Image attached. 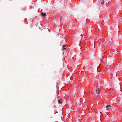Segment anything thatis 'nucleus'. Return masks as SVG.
<instances>
[{"mask_svg":"<svg viewBox=\"0 0 122 122\" xmlns=\"http://www.w3.org/2000/svg\"><path fill=\"white\" fill-rule=\"evenodd\" d=\"M108 42L107 41V40H105L103 42V44L105 45H108Z\"/></svg>","mask_w":122,"mask_h":122,"instance_id":"f257e3e1","label":"nucleus"},{"mask_svg":"<svg viewBox=\"0 0 122 122\" xmlns=\"http://www.w3.org/2000/svg\"><path fill=\"white\" fill-rule=\"evenodd\" d=\"M62 99H60L58 100V102L59 103H61L62 102Z\"/></svg>","mask_w":122,"mask_h":122,"instance_id":"f03ea898","label":"nucleus"},{"mask_svg":"<svg viewBox=\"0 0 122 122\" xmlns=\"http://www.w3.org/2000/svg\"><path fill=\"white\" fill-rule=\"evenodd\" d=\"M111 107V106L110 105H107L106 106V107L107 108V110H109V108L110 107Z\"/></svg>","mask_w":122,"mask_h":122,"instance_id":"7ed1b4c3","label":"nucleus"},{"mask_svg":"<svg viewBox=\"0 0 122 122\" xmlns=\"http://www.w3.org/2000/svg\"><path fill=\"white\" fill-rule=\"evenodd\" d=\"M41 15L43 17H44L46 15V14L45 13L41 12Z\"/></svg>","mask_w":122,"mask_h":122,"instance_id":"20e7f679","label":"nucleus"},{"mask_svg":"<svg viewBox=\"0 0 122 122\" xmlns=\"http://www.w3.org/2000/svg\"><path fill=\"white\" fill-rule=\"evenodd\" d=\"M100 92V89L99 88H98L97 90H96V92L97 93H98H98Z\"/></svg>","mask_w":122,"mask_h":122,"instance_id":"39448f33","label":"nucleus"},{"mask_svg":"<svg viewBox=\"0 0 122 122\" xmlns=\"http://www.w3.org/2000/svg\"><path fill=\"white\" fill-rule=\"evenodd\" d=\"M100 2H101V4L102 5H103L104 4V0L102 1H100Z\"/></svg>","mask_w":122,"mask_h":122,"instance_id":"423d86ee","label":"nucleus"},{"mask_svg":"<svg viewBox=\"0 0 122 122\" xmlns=\"http://www.w3.org/2000/svg\"><path fill=\"white\" fill-rule=\"evenodd\" d=\"M67 47V45H64L63 46V47Z\"/></svg>","mask_w":122,"mask_h":122,"instance_id":"0eeeda50","label":"nucleus"},{"mask_svg":"<svg viewBox=\"0 0 122 122\" xmlns=\"http://www.w3.org/2000/svg\"><path fill=\"white\" fill-rule=\"evenodd\" d=\"M66 49V48H63V49L64 50H65Z\"/></svg>","mask_w":122,"mask_h":122,"instance_id":"6e6552de","label":"nucleus"},{"mask_svg":"<svg viewBox=\"0 0 122 122\" xmlns=\"http://www.w3.org/2000/svg\"><path fill=\"white\" fill-rule=\"evenodd\" d=\"M104 1V0H100V1Z\"/></svg>","mask_w":122,"mask_h":122,"instance_id":"1a4fd4ad","label":"nucleus"},{"mask_svg":"<svg viewBox=\"0 0 122 122\" xmlns=\"http://www.w3.org/2000/svg\"><path fill=\"white\" fill-rule=\"evenodd\" d=\"M120 66H122V64H120Z\"/></svg>","mask_w":122,"mask_h":122,"instance_id":"9d476101","label":"nucleus"}]
</instances>
